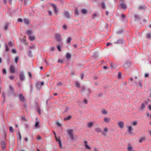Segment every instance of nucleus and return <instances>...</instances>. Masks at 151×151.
<instances>
[{
  "label": "nucleus",
  "instance_id": "1",
  "mask_svg": "<svg viewBox=\"0 0 151 151\" xmlns=\"http://www.w3.org/2000/svg\"><path fill=\"white\" fill-rule=\"evenodd\" d=\"M73 132V130L72 129H69L68 131V133L69 135L70 136L72 140L74 139L73 134L72 133Z\"/></svg>",
  "mask_w": 151,
  "mask_h": 151
},
{
  "label": "nucleus",
  "instance_id": "2",
  "mask_svg": "<svg viewBox=\"0 0 151 151\" xmlns=\"http://www.w3.org/2000/svg\"><path fill=\"white\" fill-rule=\"evenodd\" d=\"M19 97L20 98V101L22 102L25 101V99L24 97L23 96L22 94L20 93L19 95Z\"/></svg>",
  "mask_w": 151,
  "mask_h": 151
},
{
  "label": "nucleus",
  "instance_id": "3",
  "mask_svg": "<svg viewBox=\"0 0 151 151\" xmlns=\"http://www.w3.org/2000/svg\"><path fill=\"white\" fill-rule=\"evenodd\" d=\"M10 71L11 73H15L14 68L12 65H11L10 68Z\"/></svg>",
  "mask_w": 151,
  "mask_h": 151
},
{
  "label": "nucleus",
  "instance_id": "4",
  "mask_svg": "<svg viewBox=\"0 0 151 151\" xmlns=\"http://www.w3.org/2000/svg\"><path fill=\"white\" fill-rule=\"evenodd\" d=\"M56 139L57 141H58V143H59L60 147V148L62 147V145L61 140L59 138H57V137H56Z\"/></svg>",
  "mask_w": 151,
  "mask_h": 151
},
{
  "label": "nucleus",
  "instance_id": "5",
  "mask_svg": "<svg viewBox=\"0 0 151 151\" xmlns=\"http://www.w3.org/2000/svg\"><path fill=\"white\" fill-rule=\"evenodd\" d=\"M52 5L54 9L55 12L57 13L58 12V10H57V8L56 5L54 4H52Z\"/></svg>",
  "mask_w": 151,
  "mask_h": 151
},
{
  "label": "nucleus",
  "instance_id": "6",
  "mask_svg": "<svg viewBox=\"0 0 151 151\" xmlns=\"http://www.w3.org/2000/svg\"><path fill=\"white\" fill-rule=\"evenodd\" d=\"M20 78L21 80H23L24 79V74L23 73H21L20 74Z\"/></svg>",
  "mask_w": 151,
  "mask_h": 151
},
{
  "label": "nucleus",
  "instance_id": "7",
  "mask_svg": "<svg viewBox=\"0 0 151 151\" xmlns=\"http://www.w3.org/2000/svg\"><path fill=\"white\" fill-rule=\"evenodd\" d=\"M39 122L38 121L36 122L35 123V127L36 128H37V127L39 128L40 126H39Z\"/></svg>",
  "mask_w": 151,
  "mask_h": 151
},
{
  "label": "nucleus",
  "instance_id": "8",
  "mask_svg": "<svg viewBox=\"0 0 151 151\" xmlns=\"http://www.w3.org/2000/svg\"><path fill=\"white\" fill-rule=\"evenodd\" d=\"M56 38L58 41H60L61 39L59 35L58 34L56 35Z\"/></svg>",
  "mask_w": 151,
  "mask_h": 151
},
{
  "label": "nucleus",
  "instance_id": "9",
  "mask_svg": "<svg viewBox=\"0 0 151 151\" xmlns=\"http://www.w3.org/2000/svg\"><path fill=\"white\" fill-rule=\"evenodd\" d=\"M84 143L85 144V146L86 148L87 149H88L89 150L90 149L91 147L87 145V142L86 141H85Z\"/></svg>",
  "mask_w": 151,
  "mask_h": 151
},
{
  "label": "nucleus",
  "instance_id": "10",
  "mask_svg": "<svg viewBox=\"0 0 151 151\" xmlns=\"http://www.w3.org/2000/svg\"><path fill=\"white\" fill-rule=\"evenodd\" d=\"M29 39L30 40L32 41L35 39V37L34 36L30 35L29 36Z\"/></svg>",
  "mask_w": 151,
  "mask_h": 151
},
{
  "label": "nucleus",
  "instance_id": "11",
  "mask_svg": "<svg viewBox=\"0 0 151 151\" xmlns=\"http://www.w3.org/2000/svg\"><path fill=\"white\" fill-rule=\"evenodd\" d=\"M2 147L3 148H4L6 146V143L4 141H2L1 142Z\"/></svg>",
  "mask_w": 151,
  "mask_h": 151
},
{
  "label": "nucleus",
  "instance_id": "12",
  "mask_svg": "<svg viewBox=\"0 0 151 151\" xmlns=\"http://www.w3.org/2000/svg\"><path fill=\"white\" fill-rule=\"evenodd\" d=\"M121 6L123 9H126L127 8L126 5L124 3H122L121 4Z\"/></svg>",
  "mask_w": 151,
  "mask_h": 151
},
{
  "label": "nucleus",
  "instance_id": "13",
  "mask_svg": "<svg viewBox=\"0 0 151 151\" xmlns=\"http://www.w3.org/2000/svg\"><path fill=\"white\" fill-rule=\"evenodd\" d=\"M71 55L69 53H67L66 55V57L67 59H69L71 58Z\"/></svg>",
  "mask_w": 151,
  "mask_h": 151
},
{
  "label": "nucleus",
  "instance_id": "14",
  "mask_svg": "<svg viewBox=\"0 0 151 151\" xmlns=\"http://www.w3.org/2000/svg\"><path fill=\"white\" fill-rule=\"evenodd\" d=\"M119 125V127L121 128H122L123 127V122H119L118 123Z\"/></svg>",
  "mask_w": 151,
  "mask_h": 151
},
{
  "label": "nucleus",
  "instance_id": "15",
  "mask_svg": "<svg viewBox=\"0 0 151 151\" xmlns=\"http://www.w3.org/2000/svg\"><path fill=\"white\" fill-rule=\"evenodd\" d=\"M93 125V122H89L88 124V127H92V126Z\"/></svg>",
  "mask_w": 151,
  "mask_h": 151
},
{
  "label": "nucleus",
  "instance_id": "16",
  "mask_svg": "<svg viewBox=\"0 0 151 151\" xmlns=\"http://www.w3.org/2000/svg\"><path fill=\"white\" fill-rule=\"evenodd\" d=\"M82 12L83 14H86L87 13V11L85 9H83L82 10Z\"/></svg>",
  "mask_w": 151,
  "mask_h": 151
},
{
  "label": "nucleus",
  "instance_id": "17",
  "mask_svg": "<svg viewBox=\"0 0 151 151\" xmlns=\"http://www.w3.org/2000/svg\"><path fill=\"white\" fill-rule=\"evenodd\" d=\"M71 116H69L65 118L64 119L65 120H69L71 119Z\"/></svg>",
  "mask_w": 151,
  "mask_h": 151
},
{
  "label": "nucleus",
  "instance_id": "18",
  "mask_svg": "<svg viewBox=\"0 0 151 151\" xmlns=\"http://www.w3.org/2000/svg\"><path fill=\"white\" fill-rule=\"evenodd\" d=\"M24 21L25 23L26 24H29V21L28 20H27V19H24Z\"/></svg>",
  "mask_w": 151,
  "mask_h": 151
},
{
  "label": "nucleus",
  "instance_id": "19",
  "mask_svg": "<svg viewBox=\"0 0 151 151\" xmlns=\"http://www.w3.org/2000/svg\"><path fill=\"white\" fill-rule=\"evenodd\" d=\"M27 34L28 35H29V36H30V35L32 33V31L30 30H29L27 31Z\"/></svg>",
  "mask_w": 151,
  "mask_h": 151
},
{
  "label": "nucleus",
  "instance_id": "20",
  "mask_svg": "<svg viewBox=\"0 0 151 151\" xmlns=\"http://www.w3.org/2000/svg\"><path fill=\"white\" fill-rule=\"evenodd\" d=\"M65 16L66 17H67V18H68L69 17V15L68 12H65Z\"/></svg>",
  "mask_w": 151,
  "mask_h": 151
},
{
  "label": "nucleus",
  "instance_id": "21",
  "mask_svg": "<svg viewBox=\"0 0 151 151\" xmlns=\"http://www.w3.org/2000/svg\"><path fill=\"white\" fill-rule=\"evenodd\" d=\"M101 6L102 7L103 9H104L105 7V6L104 3V2L101 3Z\"/></svg>",
  "mask_w": 151,
  "mask_h": 151
},
{
  "label": "nucleus",
  "instance_id": "22",
  "mask_svg": "<svg viewBox=\"0 0 151 151\" xmlns=\"http://www.w3.org/2000/svg\"><path fill=\"white\" fill-rule=\"evenodd\" d=\"M37 111L39 114L40 115L41 114V110L40 108H38L37 109Z\"/></svg>",
  "mask_w": 151,
  "mask_h": 151
},
{
  "label": "nucleus",
  "instance_id": "23",
  "mask_svg": "<svg viewBox=\"0 0 151 151\" xmlns=\"http://www.w3.org/2000/svg\"><path fill=\"white\" fill-rule=\"evenodd\" d=\"M128 150L129 151H131V150H132V147L130 145H129L128 147Z\"/></svg>",
  "mask_w": 151,
  "mask_h": 151
},
{
  "label": "nucleus",
  "instance_id": "24",
  "mask_svg": "<svg viewBox=\"0 0 151 151\" xmlns=\"http://www.w3.org/2000/svg\"><path fill=\"white\" fill-rule=\"evenodd\" d=\"M19 59V58L18 57H16L15 58V63H17V61Z\"/></svg>",
  "mask_w": 151,
  "mask_h": 151
},
{
  "label": "nucleus",
  "instance_id": "25",
  "mask_svg": "<svg viewBox=\"0 0 151 151\" xmlns=\"http://www.w3.org/2000/svg\"><path fill=\"white\" fill-rule=\"evenodd\" d=\"M22 121H26V119L24 116H22Z\"/></svg>",
  "mask_w": 151,
  "mask_h": 151
},
{
  "label": "nucleus",
  "instance_id": "26",
  "mask_svg": "<svg viewBox=\"0 0 151 151\" xmlns=\"http://www.w3.org/2000/svg\"><path fill=\"white\" fill-rule=\"evenodd\" d=\"M71 40V38L70 37H69L68 38L67 40V42L68 43H70Z\"/></svg>",
  "mask_w": 151,
  "mask_h": 151
},
{
  "label": "nucleus",
  "instance_id": "27",
  "mask_svg": "<svg viewBox=\"0 0 151 151\" xmlns=\"http://www.w3.org/2000/svg\"><path fill=\"white\" fill-rule=\"evenodd\" d=\"M9 130L10 131L12 132H13V129L12 127H9Z\"/></svg>",
  "mask_w": 151,
  "mask_h": 151
},
{
  "label": "nucleus",
  "instance_id": "28",
  "mask_svg": "<svg viewBox=\"0 0 151 151\" xmlns=\"http://www.w3.org/2000/svg\"><path fill=\"white\" fill-rule=\"evenodd\" d=\"M63 60H62V59H59L58 60V63H63Z\"/></svg>",
  "mask_w": 151,
  "mask_h": 151
},
{
  "label": "nucleus",
  "instance_id": "29",
  "mask_svg": "<svg viewBox=\"0 0 151 151\" xmlns=\"http://www.w3.org/2000/svg\"><path fill=\"white\" fill-rule=\"evenodd\" d=\"M12 42L11 41H10L9 42V45L10 46L12 47Z\"/></svg>",
  "mask_w": 151,
  "mask_h": 151
},
{
  "label": "nucleus",
  "instance_id": "30",
  "mask_svg": "<svg viewBox=\"0 0 151 151\" xmlns=\"http://www.w3.org/2000/svg\"><path fill=\"white\" fill-rule=\"evenodd\" d=\"M57 48L58 49V50L60 51H61V48H60V46L59 45H58L57 46Z\"/></svg>",
  "mask_w": 151,
  "mask_h": 151
},
{
  "label": "nucleus",
  "instance_id": "31",
  "mask_svg": "<svg viewBox=\"0 0 151 151\" xmlns=\"http://www.w3.org/2000/svg\"><path fill=\"white\" fill-rule=\"evenodd\" d=\"M12 52L14 53H16V51L15 49H13L12 50Z\"/></svg>",
  "mask_w": 151,
  "mask_h": 151
},
{
  "label": "nucleus",
  "instance_id": "32",
  "mask_svg": "<svg viewBox=\"0 0 151 151\" xmlns=\"http://www.w3.org/2000/svg\"><path fill=\"white\" fill-rule=\"evenodd\" d=\"M128 129H129V132H131V131H132V127L131 126H130L129 127H128Z\"/></svg>",
  "mask_w": 151,
  "mask_h": 151
},
{
  "label": "nucleus",
  "instance_id": "33",
  "mask_svg": "<svg viewBox=\"0 0 151 151\" xmlns=\"http://www.w3.org/2000/svg\"><path fill=\"white\" fill-rule=\"evenodd\" d=\"M145 139V137H142L139 140V142H141L143 140Z\"/></svg>",
  "mask_w": 151,
  "mask_h": 151
},
{
  "label": "nucleus",
  "instance_id": "34",
  "mask_svg": "<svg viewBox=\"0 0 151 151\" xmlns=\"http://www.w3.org/2000/svg\"><path fill=\"white\" fill-rule=\"evenodd\" d=\"M104 120L106 122H108L109 121V119L107 118H106L104 119Z\"/></svg>",
  "mask_w": 151,
  "mask_h": 151
},
{
  "label": "nucleus",
  "instance_id": "35",
  "mask_svg": "<svg viewBox=\"0 0 151 151\" xmlns=\"http://www.w3.org/2000/svg\"><path fill=\"white\" fill-rule=\"evenodd\" d=\"M132 124L134 125H136L137 124V122L134 121L132 122Z\"/></svg>",
  "mask_w": 151,
  "mask_h": 151
},
{
  "label": "nucleus",
  "instance_id": "36",
  "mask_svg": "<svg viewBox=\"0 0 151 151\" xmlns=\"http://www.w3.org/2000/svg\"><path fill=\"white\" fill-rule=\"evenodd\" d=\"M8 26V24H7L6 25V26L4 27V29L5 30H6L7 29Z\"/></svg>",
  "mask_w": 151,
  "mask_h": 151
},
{
  "label": "nucleus",
  "instance_id": "37",
  "mask_svg": "<svg viewBox=\"0 0 151 151\" xmlns=\"http://www.w3.org/2000/svg\"><path fill=\"white\" fill-rule=\"evenodd\" d=\"M121 73L120 72L118 74V77L119 78H121Z\"/></svg>",
  "mask_w": 151,
  "mask_h": 151
},
{
  "label": "nucleus",
  "instance_id": "38",
  "mask_svg": "<svg viewBox=\"0 0 151 151\" xmlns=\"http://www.w3.org/2000/svg\"><path fill=\"white\" fill-rule=\"evenodd\" d=\"M3 72L4 74H6V70L5 69H4L3 70Z\"/></svg>",
  "mask_w": 151,
  "mask_h": 151
},
{
  "label": "nucleus",
  "instance_id": "39",
  "mask_svg": "<svg viewBox=\"0 0 151 151\" xmlns=\"http://www.w3.org/2000/svg\"><path fill=\"white\" fill-rule=\"evenodd\" d=\"M18 21L20 22H22L23 21L22 19L21 18H19L18 19Z\"/></svg>",
  "mask_w": 151,
  "mask_h": 151
},
{
  "label": "nucleus",
  "instance_id": "40",
  "mask_svg": "<svg viewBox=\"0 0 151 151\" xmlns=\"http://www.w3.org/2000/svg\"><path fill=\"white\" fill-rule=\"evenodd\" d=\"M102 112L104 114H107V111L105 110H104Z\"/></svg>",
  "mask_w": 151,
  "mask_h": 151
},
{
  "label": "nucleus",
  "instance_id": "41",
  "mask_svg": "<svg viewBox=\"0 0 151 151\" xmlns=\"http://www.w3.org/2000/svg\"><path fill=\"white\" fill-rule=\"evenodd\" d=\"M56 124L58 126L60 127H61V125L60 124L59 122H57Z\"/></svg>",
  "mask_w": 151,
  "mask_h": 151
},
{
  "label": "nucleus",
  "instance_id": "42",
  "mask_svg": "<svg viewBox=\"0 0 151 151\" xmlns=\"http://www.w3.org/2000/svg\"><path fill=\"white\" fill-rule=\"evenodd\" d=\"M96 131H97V132H100L101 131L100 129L99 128L96 129Z\"/></svg>",
  "mask_w": 151,
  "mask_h": 151
},
{
  "label": "nucleus",
  "instance_id": "43",
  "mask_svg": "<svg viewBox=\"0 0 151 151\" xmlns=\"http://www.w3.org/2000/svg\"><path fill=\"white\" fill-rule=\"evenodd\" d=\"M37 139L38 140H40L41 139V137L40 136H38L37 137Z\"/></svg>",
  "mask_w": 151,
  "mask_h": 151
},
{
  "label": "nucleus",
  "instance_id": "44",
  "mask_svg": "<svg viewBox=\"0 0 151 151\" xmlns=\"http://www.w3.org/2000/svg\"><path fill=\"white\" fill-rule=\"evenodd\" d=\"M6 51H8L9 49H8V46H7V45H6Z\"/></svg>",
  "mask_w": 151,
  "mask_h": 151
},
{
  "label": "nucleus",
  "instance_id": "45",
  "mask_svg": "<svg viewBox=\"0 0 151 151\" xmlns=\"http://www.w3.org/2000/svg\"><path fill=\"white\" fill-rule=\"evenodd\" d=\"M147 36L148 38H150L151 37V35L150 34H147Z\"/></svg>",
  "mask_w": 151,
  "mask_h": 151
},
{
  "label": "nucleus",
  "instance_id": "46",
  "mask_svg": "<svg viewBox=\"0 0 151 151\" xmlns=\"http://www.w3.org/2000/svg\"><path fill=\"white\" fill-rule=\"evenodd\" d=\"M10 78L11 79H13L14 78V77L13 76H11L10 77Z\"/></svg>",
  "mask_w": 151,
  "mask_h": 151
},
{
  "label": "nucleus",
  "instance_id": "47",
  "mask_svg": "<svg viewBox=\"0 0 151 151\" xmlns=\"http://www.w3.org/2000/svg\"><path fill=\"white\" fill-rule=\"evenodd\" d=\"M76 85H77V86L78 87H80L79 84V83H78L77 82L76 83Z\"/></svg>",
  "mask_w": 151,
  "mask_h": 151
},
{
  "label": "nucleus",
  "instance_id": "48",
  "mask_svg": "<svg viewBox=\"0 0 151 151\" xmlns=\"http://www.w3.org/2000/svg\"><path fill=\"white\" fill-rule=\"evenodd\" d=\"M49 14L50 16H51L52 15V12L50 11H49Z\"/></svg>",
  "mask_w": 151,
  "mask_h": 151
},
{
  "label": "nucleus",
  "instance_id": "49",
  "mask_svg": "<svg viewBox=\"0 0 151 151\" xmlns=\"http://www.w3.org/2000/svg\"><path fill=\"white\" fill-rule=\"evenodd\" d=\"M75 13L77 14H78V10H77V9H76L75 10Z\"/></svg>",
  "mask_w": 151,
  "mask_h": 151
},
{
  "label": "nucleus",
  "instance_id": "50",
  "mask_svg": "<svg viewBox=\"0 0 151 151\" xmlns=\"http://www.w3.org/2000/svg\"><path fill=\"white\" fill-rule=\"evenodd\" d=\"M63 27L64 29H66L67 28L66 26L65 25H64L63 26Z\"/></svg>",
  "mask_w": 151,
  "mask_h": 151
},
{
  "label": "nucleus",
  "instance_id": "51",
  "mask_svg": "<svg viewBox=\"0 0 151 151\" xmlns=\"http://www.w3.org/2000/svg\"><path fill=\"white\" fill-rule=\"evenodd\" d=\"M104 130L105 132H107L108 131V129L107 128H105L104 129Z\"/></svg>",
  "mask_w": 151,
  "mask_h": 151
},
{
  "label": "nucleus",
  "instance_id": "52",
  "mask_svg": "<svg viewBox=\"0 0 151 151\" xmlns=\"http://www.w3.org/2000/svg\"><path fill=\"white\" fill-rule=\"evenodd\" d=\"M145 107V104H142V108L143 109Z\"/></svg>",
  "mask_w": 151,
  "mask_h": 151
},
{
  "label": "nucleus",
  "instance_id": "53",
  "mask_svg": "<svg viewBox=\"0 0 151 151\" xmlns=\"http://www.w3.org/2000/svg\"><path fill=\"white\" fill-rule=\"evenodd\" d=\"M122 17L124 19L125 17V16L124 14H123L122 15Z\"/></svg>",
  "mask_w": 151,
  "mask_h": 151
},
{
  "label": "nucleus",
  "instance_id": "54",
  "mask_svg": "<svg viewBox=\"0 0 151 151\" xmlns=\"http://www.w3.org/2000/svg\"><path fill=\"white\" fill-rule=\"evenodd\" d=\"M84 102L86 104H87V101L86 99H84Z\"/></svg>",
  "mask_w": 151,
  "mask_h": 151
},
{
  "label": "nucleus",
  "instance_id": "55",
  "mask_svg": "<svg viewBox=\"0 0 151 151\" xmlns=\"http://www.w3.org/2000/svg\"><path fill=\"white\" fill-rule=\"evenodd\" d=\"M29 76H30V77L31 78L32 76V75H31V73H30V72L29 73Z\"/></svg>",
  "mask_w": 151,
  "mask_h": 151
},
{
  "label": "nucleus",
  "instance_id": "56",
  "mask_svg": "<svg viewBox=\"0 0 151 151\" xmlns=\"http://www.w3.org/2000/svg\"><path fill=\"white\" fill-rule=\"evenodd\" d=\"M148 76H149V75L148 74H146L145 75V76L146 77H147Z\"/></svg>",
  "mask_w": 151,
  "mask_h": 151
},
{
  "label": "nucleus",
  "instance_id": "57",
  "mask_svg": "<svg viewBox=\"0 0 151 151\" xmlns=\"http://www.w3.org/2000/svg\"><path fill=\"white\" fill-rule=\"evenodd\" d=\"M83 77H84V75L83 74H82L81 76V78L82 79H83Z\"/></svg>",
  "mask_w": 151,
  "mask_h": 151
},
{
  "label": "nucleus",
  "instance_id": "58",
  "mask_svg": "<svg viewBox=\"0 0 151 151\" xmlns=\"http://www.w3.org/2000/svg\"><path fill=\"white\" fill-rule=\"evenodd\" d=\"M149 108L150 109V110H151V105H149Z\"/></svg>",
  "mask_w": 151,
  "mask_h": 151
},
{
  "label": "nucleus",
  "instance_id": "59",
  "mask_svg": "<svg viewBox=\"0 0 151 151\" xmlns=\"http://www.w3.org/2000/svg\"><path fill=\"white\" fill-rule=\"evenodd\" d=\"M54 49V47H52L51 48V50L52 51H53Z\"/></svg>",
  "mask_w": 151,
  "mask_h": 151
},
{
  "label": "nucleus",
  "instance_id": "60",
  "mask_svg": "<svg viewBox=\"0 0 151 151\" xmlns=\"http://www.w3.org/2000/svg\"><path fill=\"white\" fill-rule=\"evenodd\" d=\"M110 45V43H107L106 44V46H108Z\"/></svg>",
  "mask_w": 151,
  "mask_h": 151
},
{
  "label": "nucleus",
  "instance_id": "61",
  "mask_svg": "<svg viewBox=\"0 0 151 151\" xmlns=\"http://www.w3.org/2000/svg\"><path fill=\"white\" fill-rule=\"evenodd\" d=\"M4 4H5L6 2V0H3Z\"/></svg>",
  "mask_w": 151,
  "mask_h": 151
},
{
  "label": "nucleus",
  "instance_id": "62",
  "mask_svg": "<svg viewBox=\"0 0 151 151\" xmlns=\"http://www.w3.org/2000/svg\"><path fill=\"white\" fill-rule=\"evenodd\" d=\"M10 88L11 90H13V88L12 86H10Z\"/></svg>",
  "mask_w": 151,
  "mask_h": 151
},
{
  "label": "nucleus",
  "instance_id": "63",
  "mask_svg": "<svg viewBox=\"0 0 151 151\" xmlns=\"http://www.w3.org/2000/svg\"><path fill=\"white\" fill-rule=\"evenodd\" d=\"M41 84L42 85H44V82H41Z\"/></svg>",
  "mask_w": 151,
  "mask_h": 151
},
{
  "label": "nucleus",
  "instance_id": "64",
  "mask_svg": "<svg viewBox=\"0 0 151 151\" xmlns=\"http://www.w3.org/2000/svg\"><path fill=\"white\" fill-rule=\"evenodd\" d=\"M25 140L26 141H27V140H28L27 138H25Z\"/></svg>",
  "mask_w": 151,
  "mask_h": 151
}]
</instances>
